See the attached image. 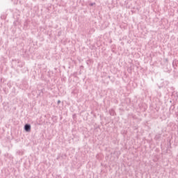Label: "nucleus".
Returning <instances> with one entry per match:
<instances>
[{"mask_svg":"<svg viewBox=\"0 0 178 178\" xmlns=\"http://www.w3.org/2000/svg\"><path fill=\"white\" fill-rule=\"evenodd\" d=\"M24 130L27 133H29V131H31V125H30V124H26L24 125Z\"/></svg>","mask_w":178,"mask_h":178,"instance_id":"f257e3e1","label":"nucleus"},{"mask_svg":"<svg viewBox=\"0 0 178 178\" xmlns=\"http://www.w3.org/2000/svg\"><path fill=\"white\" fill-rule=\"evenodd\" d=\"M109 113H110L111 116H115V115L116 114V113H115V110H113V109L109 110Z\"/></svg>","mask_w":178,"mask_h":178,"instance_id":"f03ea898","label":"nucleus"},{"mask_svg":"<svg viewBox=\"0 0 178 178\" xmlns=\"http://www.w3.org/2000/svg\"><path fill=\"white\" fill-rule=\"evenodd\" d=\"M161 135L160 134H157L155 136V140H159V138H161Z\"/></svg>","mask_w":178,"mask_h":178,"instance_id":"7ed1b4c3","label":"nucleus"},{"mask_svg":"<svg viewBox=\"0 0 178 178\" xmlns=\"http://www.w3.org/2000/svg\"><path fill=\"white\" fill-rule=\"evenodd\" d=\"M60 100H58V102H57V105H59V104H60Z\"/></svg>","mask_w":178,"mask_h":178,"instance_id":"20e7f679","label":"nucleus"}]
</instances>
